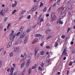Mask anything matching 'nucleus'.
<instances>
[{"label": "nucleus", "instance_id": "obj_1", "mask_svg": "<svg viewBox=\"0 0 75 75\" xmlns=\"http://www.w3.org/2000/svg\"><path fill=\"white\" fill-rule=\"evenodd\" d=\"M13 34L14 31L13 30L12 32V33H11L9 35V36L10 37V38H9V40H11L12 39V40L13 41V40H14L15 37H16V35H13Z\"/></svg>", "mask_w": 75, "mask_h": 75}, {"label": "nucleus", "instance_id": "obj_2", "mask_svg": "<svg viewBox=\"0 0 75 75\" xmlns=\"http://www.w3.org/2000/svg\"><path fill=\"white\" fill-rule=\"evenodd\" d=\"M51 21L52 22L54 20H55L56 18V16L55 15V12H52L51 15Z\"/></svg>", "mask_w": 75, "mask_h": 75}, {"label": "nucleus", "instance_id": "obj_3", "mask_svg": "<svg viewBox=\"0 0 75 75\" xmlns=\"http://www.w3.org/2000/svg\"><path fill=\"white\" fill-rule=\"evenodd\" d=\"M25 35V33L22 32L20 35V38L23 39V38H24Z\"/></svg>", "mask_w": 75, "mask_h": 75}, {"label": "nucleus", "instance_id": "obj_4", "mask_svg": "<svg viewBox=\"0 0 75 75\" xmlns=\"http://www.w3.org/2000/svg\"><path fill=\"white\" fill-rule=\"evenodd\" d=\"M66 52H67V49H65L63 51L61 56H64V57L65 56L67 55V53Z\"/></svg>", "mask_w": 75, "mask_h": 75}, {"label": "nucleus", "instance_id": "obj_5", "mask_svg": "<svg viewBox=\"0 0 75 75\" xmlns=\"http://www.w3.org/2000/svg\"><path fill=\"white\" fill-rule=\"evenodd\" d=\"M30 59H29L27 61L26 66V67H28V66L30 64Z\"/></svg>", "mask_w": 75, "mask_h": 75}, {"label": "nucleus", "instance_id": "obj_6", "mask_svg": "<svg viewBox=\"0 0 75 75\" xmlns=\"http://www.w3.org/2000/svg\"><path fill=\"white\" fill-rule=\"evenodd\" d=\"M36 9H37V6H34L31 9V11H34V10H36Z\"/></svg>", "mask_w": 75, "mask_h": 75}, {"label": "nucleus", "instance_id": "obj_7", "mask_svg": "<svg viewBox=\"0 0 75 75\" xmlns=\"http://www.w3.org/2000/svg\"><path fill=\"white\" fill-rule=\"evenodd\" d=\"M51 32V30L49 29H47L46 30V33L48 34H50V33Z\"/></svg>", "mask_w": 75, "mask_h": 75}, {"label": "nucleus", "instance_id": "obj_8", "mask_svg": "<svg viewBox=\"0 0 75 75\" xmlns=\"http://www.w3.org/2000/svg\"><path fill=\"white\" fill-rule=\"evenodd\" d=\"M38 50H39V49L37 48H35V55H36L37 54V53L38 52Z\"/></svg>", "mask_w": 75, "mask_h": 75}, {"label": "nucleus", "instance_id": "obj_9", "mask_svg": "<svg viewBox=\"0 0 75 75\" xmlns=\"http://www.w3.org/2000/svg\"><path fill=\"white\" fill-rule=\"evenodd\" d=\"M12 45V42H11L8 43V45H7V48H9Z\"/></svg>", "mask_w": 75, "mask_h": 75}, {"label": "nucleus", "instance_id": "obj_10", "mask_svg": "<svg viewBox=\"0 0 75 75\" xmlns=\"http://www.w3.org/2000/svg\"><path fill=\"white\" fill-rule=\"evenodd\" d=\"M8 11V8L6 7L3 11V12L4 13H5L6 12H7V11Z\"/></svg>", "mask_w": 75, "mask_h": 75}, {"label": "nucleus", "instance_id": "obj_11", "mask_svg": "<svg viewBox=\"0 0 75 75\" xmlns=\"http://www.w3.org/2000/svg\"><path fill=\"white\" fill-rule=\"evenodd\" d=\"M67 10V7H65L62 10L61 12V14H63L65 12V10Z\"/></svg>", "mask_w": 75, "mask_h": 75}, {"label": "nucleus", "instance_id": "obj_12", "mask_svg": "<svg viewBox=\"0 0 75 75\" xmlns=\"http://www.w3.org/2000/svg\"><path fill=\"white\" fill-rule=\"evenodd\" d=\"M17 2L16 1H15V3L14 4H12V7H16V6H17Z\"/></svg>", "mask_w": 75, "mask_h": 75}, {"label": "nucleus", "instance_id": "obj_13", "mask_svg": "<svg viewBox=\"0 0 75 75\" xmlns=\"http://www.w3.org/2000/svg\"><path fill=\"white\" fill-rule=\"evenodd\" d=\"M19 50V48L18 47H15V52H18Z\"/></svg>", "mask_w": 75, "mask_h": 75}, {"label": "nucleus", "instance_id": "obj_14", "mask_svg": "<svg viewBox=\"0 0 75 75\" xmlns=\"http://www.w3.org/2000/svg\"><path fill=\"white\" fill-rule=\"evenodd\" d=\"M71 1V0H66L65 1V3L66 4H69L70 2Z\"/></svg>", "mask_w": 75, "mask_h": 75}, {"label": "nucleus", "instance_id": "obj_15", "mask_svg": "<svg viewBox=\"0 0 75 75\" xmlns=\"http://www.w3.org/2000/svg\"><path fill=\"white\" fill-rule=\"evenodd\" d=\"M28 38L27 37H26L25 38V39L23 43L24 44H25V43H27V39Z\"/></svg>", "mask_w": 75, "mask_h": 75}, {"label": "nucleus", "instance_id": "obj_16", "mask_svg": "<svg viewBox=\"0 0 75 75\" xmlns=\"http://www.w3.org/2000/svg\"><path fill=\"white\" fill-rule=\"evenodd\" d=\"M58 41H57L54 44V46L55 47H57V46H58Z\"/></svg>", "mask_w": 75, "mask_h": 75}, {"label": "nucleus", "instance_id": "obj_17", "mask_svg": "<svg viewBox=\"0 0 75 75\" xmlns=\"http://www.w3.org/2000/svg\"><path fill=\"white\" fill-rule=\"evenodd\" d=\"M35 37H41V35L40 34H36L35 35Z\"/></svg>", "mask_w": 75, "mask_h": 75}, {"label": "nucleus", "instance_id": "obj_18", "mask_svg": "<svg viewBox=\"0 0 75 75\" xmlns=\"http://www.w3.org/2000/svg\"><path fill=\"white\" fill-rule=\"evenodd\" d=\"M3 10H2L1 11V12L0 13V14H1V15L2 16H4V15L3 13Z\"/></svg>", "mask_w": 75, "mask_h": 75}, {"label": "nucleus", "instance_id": "obj_19", "mask_svg": "<svg viewBox=\"0 0 75 75\" xmlns=\"http://www.w3.org/2000/svg\"><path fill=\"white\" fill-rule=\"evenodd\" d=\"M24 62H23L22 64H21V68H23V67H24Z\"/></svg>", "mask_w": 75, "mask_h": 75}, {"label": "nucleus", "instance_id": "obj_20", "mask_svg": "<svg viewBox=\"0 0 75 75\" xmlns=\"http://www.w3.org/2000/svg\"><path fill=\"white\" fill-rule=\"evenodd\" d=\"M14 68L13 67H12L10 71H11V72L13 73V71H14Z\"/></svg>", "mask_w": 75, "mask_h": 75}, {"label": "nucleus", "instance_id": "obj_21", "mask_svg": "<svg viewBox=\"0 0 75 75\" xmlns=\"http://www.w3.org/2000/svg\"><path fill=\"white\" fill-rule=\"evenodd\" d=\"M17 12V10H16V9H15L12 12V14H14L15 13H16Z\"/></svg>", "mask_w": 75, "mask_h": 75}, {"label": "nucleus", "instance_id": "obj_22", "mask_svg": "<svg viewBox=\"0 0 75 75\" xmlns=\"http://www.w3.org/2000/svg\"><path fill=\"white\" fill-rule=\"evenodd\" d=\"M25 70L23 69V71L22 72V75H24V74H25Z\"/></svg>", "mask_w": 75, "mask_h": 75}, {"label": "nucleus", "instance_id": "obj_23", "mask_svg": "<svg viewBox=\"0 0 75 75\" xmlns=\"http://www.w3.org/2000/svg\"><path fill=\"white\" fill-rule=\"evenodd\" d=\"M38 69L39 71H41L42 70V69L40 66H39V67H38Z\"/></svg>", "mask_w": 75, "mask_h": 75}, {"label": "nucleus", "instance_id": "obj_24", "mask_svg": "<svg viewBox=\"0 0 75 75\" xmlns=\"http://www.w3.org/2000/svg\"><path fill=\"white\" fill-rule=\"evenodd\" d=\"M63 7L62 6L61 7H60L59 8L57 9V11H61V9H62V8Z\"/></svg>", "mask_w": 75, "mask_h": 75}, {"label": "nucleus", "instance_id": "obj_25", "mask_svg": "<svg viewBox=\"0 0 75 75\" xmlns=\"http://www.w3.org/2000/svg\"><path fill=\"white\" fill-rule=\"evenodd\" d=\"M40 54L42 55L44 54V51H41L40 52Z\"/></svg>", "mask_w": 75, "mask_h": 75}, {"label": "nucleus", "instance_id": "obj_26", "mask_svg": "<svg viewBox=\"0 0 75 75\" xmlns=\"http://www.w3.org/2000/svg\"><path fill=\"white\" fill-rule=\"evenodd\" d=\"M31 69L29 68L28 71L29 74H31Z\"/></svg>", "mask_w": 75, "mask_h": 75}, {"label": "nucleus", "instance_id": "obj_27", "mask_svg": "<svg viewBox=\"0 0 75 75\" xmlns=\"http://www.w3.org/2000/svg\"><path fill=\"white\" fill-rule=\"evenodd\" d=\"M47 10V7L46 6H45L44 9L43 10V12H45V11H46Z\"/></svg>", "mask_w": 75, "mask_h": 75}, {"label": "nucleus", "instance_id": "obj_28", "mask_svg": "<svg viewBox=\"0 0 75 75\" xmlns=\"http://www.w3.org/2000/svg\"><path fill=\"white\" fill-rule=\"evenodd\" d=\"M8 19V18H7V17H6V18H5L4 20V22H6V21H7V20Z\"/></svg>", "mask_w": 75, "mask_h": 75}, {"label": "nucleus", "instance_id": "obj_29", "mask_svg": "<svg viewBox=\"0 0 75 75\" xmlns=\"http://www.w3.org/2000/svg\"><path fill=\"white\" fill-rule=\"evenodd\" d=\"M26 52H25L24 53V54L23 55V59H24V58L25 59L26 58Z\"/></svg>", "mask_w": 75, "mask_h": 75}, {"label": "nucleus", "instance_id": "obj_30", "mask_svg": "<svg viewBox=\"0 0 75 75\" xmlns=\"http://www.w3.org/2000/svg\"><path fill=\"white\" fill-rule=\"evenodd\" d=\"M71 28H68L67 29V34H68V33H69V31L71 30Z\"/></svg>", "mask_w": 75, "mask_h": 75}, {"label": "nucleus", "instance_id": "obj_31", "mask_svg": "<svg viewBox=\"0 0 75 75\" xmlns=\"http://www.w3.org/2000/svg\"><path fill=\"white\" fill-rule=\"evenodd\" d=\"M9 55L11 57H13V53L12 52L10 53Z\"/></svg>", "mask_w": 75, "mask_h": 75}, {"label": "nucleus", "instance_id": "obj_32", "mask_svg": "<svg viewBox=\"0 0 75 75\" xmlns=\"http://www.w3.org/2000/svg\"><path fill=\"white\" fill-rule=\"evenodd\" d=\"M10 24L9 23L7 26V30H8V28H9V27H10Z\"/></svg>", "mask_w": 75, "mask_h": 75}, {"label": "nucleus", "instance_id": "obj_33", "mask_svg": "<svg viewBox=\"0 0 75 75\" xmlns=\"http://www.w3.org/2000/svg\"><path fill=\"white\" fill-rule=\"evenodd\" d=\"M72 62H71L70 63H69V66H72Z\"/></svg>", "mask_w": 75, "mask_h": 75}, {"label": "nucleus", "instance_id": "obj_34", "mask_svg": "<svg viewBox=\"0 0 75 75\" xmlns=\"http://www.w3.org/2000/svg\"><path fill=\"white\" fill-rule=\"evenodd\" d=\"M30 31H31V29L30 28L28 29L27 30V33H29Z\"/></svg>", "mask_w": 75, "mask_h": 75}, {"label": "nucleus", "instance_id": "obj_35", "mask_svg": "<svg viewBox=\"0 0 75 75\" xmlns=\"http://www.w3.org/2000/svg\"><path fill=\"white\" fill-rule=\"evenodd\" d=\"M63 22H62L61 21H59V23L60 24H61L62 25V24H63Z\"/></svg>", "mask_w": 75, "mask_h": 75}, {"label": "nucleus", "instance_id": "obj_36", "mask_svg": "<svg viewBox=\"0 0 75 75\" xmlns=\"http://www.w3.org/2000/svg\"><path fill=\"white\" fill-rule=\"evenodd\" d=\"M40 3L41 4L40 6V7H41L43 6V3H42L41 2H40Z\"/></svg>", "mask_w": 75, "mask_h": 75}, {"label": "nucleus", "instance_id": "obj_37", "mask_svg": "<svg viewBox=\"0 0 75 75\" xmlns=\"http://www.w3.org/2000/svg\"><path fill=\"white\" fill-rule=\"evenodd\" d=\"M75 52V49H73L72 51V54H74Z\"/></svg>", "mask_w": 75, "mask_h": 75}, {"label": "nucleus", "instance_id": "obj_38", "mask_svg": "<svg viewBox=\"0 0 75 75\" xmlns=\"http://www.w3.org/2000/svg\"><path fill=\"white\" fill-rule=\"evenodd\" d=\"M40 66L42 68L44 67V63H42L40 65Z\"/></svg>", "mask_w": 75, "mask_h": 75}, {"label": "nucleus", "instance_id": "obj_39", "mask_svg": "<svg viewBox=\"0 0 75 75\" xmlns=\"http://www.w3.org/2000/svg\"><path fill=\"white\" fill-rule=\"evenodd\" d=\"M65 35H62L61 38H62L63 39H64V38H65Z\"/></svg>", "mask_w": 75, "mask_h": 75}, {"label": "nucleus", "instance_id": "obj_40", "mask_svg": "<svg viewBox=\"0 0 75 75\" xmlns=\"http://www.w3.org/2000/svg\"><path fill=\"white\" fill-rule=\"evenodd\" d=\"M25 10H23V11H22V13H21V14H24V13H25Z\"/></svg>", "mask_w": 75, "mask_h": 75}, {"label": "nucleus", "instance_id": "obj_41", "mask_svg": "<svg viewBox=\"0 0 75 75\" xmlns=\"http://www.w3.org/2000/svg\"><path fill=\"white\" fill-rule=\"evenodd\" d=\"M19 34H20V32H18L16 34V36L17 37L18 36V35Z\"/></svg>", "mask_w": 75, "mask_h": 75}, {"label": "nucleus", "instance_id": "obj_42", "mask_svg": "<svg viewBox=\"0 0 75 75\" xmlns=\"http://www.w3.org/2000/svg\"><path fill=\"white\" fill-rule=\"evenodd\" d=\"M40 1V0H34V1L35 3V2H38Z\"/></svg>", "mask_w": 75, "mask_h": 75}, {"label": "nucleus", "instance_id": "obj_43", "mask_svg": "<svg viewBox=\"0 0 75 75\" xmlns=\"http://www.w3.org/2000/svg\"><path fill=\"white\" fill-rule=\"evenodd\" d=\"M31 17V15H29V16H28L27 17V18H28V19H30V18Z\"/></svg>", "mask_w": 75, "mask_h": 75}, {"label": "nucleus", "instance_id": "obj_44", "mask_svg": "<svg viewBox=\"0 0 75 75\" xmlns=\"http://www.w3.org/2000/svg\"><path fill=\"white\" fill-rule=\"evenodd\" d=\"M68 14L69 16H71V13L69 11L68 13Z\"/></svg>", "mask_w": 75, "mask_h": 75}, {"label": "nucleus", "instance_id": "obj_45", "mask_svg": "<svg viewBox=\"0 0 75 75\" xmlns=\"http://www.w3.org/2000/svg\"><path fill=\"white\" fill-rule=\"evenodd\" d=\"M52 36V35H50L47 38V39H49L50 38H51Z\"/></svg>", "mask_w": 75, "mask_h": 75}, {"label": "nucleus", "instance_id": "obj_46", "mask_svg": "<svg viewBox=\"0 0 75 75\" xmlns=\"http://www.w3.org/2000/svg\"><path fill=\"white\" fill-rule=\"evenodd\" d=\"M65 16H66V13H64V16H62V18H64V17H65Z\"/></svg>", "mask_w": 75, "mask_h": 75}, {"label": "nucleus", "instance_id": "obj_47", "mask_svg": "<svg viewBox=\"0 0 75 75\" xmlns=\"http://www.w3.org/2000/svg\"><path fill=\"white\" fill-rule=\"evenodd\" d=\"M50 61V60H46V62H47V63H49Z\"/></svg>", "mask_w": 75, "mask_h": 75}, {"label": "nucleus", "instance_id": "obj_48", "mask_svg": "<svg viewBox=\"0 0 75 75\" xmlns=\"http://www.w3.org/2000/svg\"><path fill=\"white\" fill-rule=\"evenodd\" d=\"M34 40L36 42H38V39H35Z\"/></svg>", "mask_w": 75, "mask_h": 75}, {"label": "nucleus", "instance_id": "obj_49", "mask_svg": "<svg viewBox=\"0 0 75 75\" xmlns=\"http://www.w3.org/2000/svg\"><path fill=\"white\" fill-rule=\"evenodd\" d=\"M17 72L16 71L13 74V75H16L17 74Z\"/></svg>", "mask_w": 75, "mask_h": 75}, {"label": "nucleus", "instance_id": "obj_50", "mask_svg": "<svg viewBox=\"0 0 75 75\" xmlns=\"http://www.w3.org/2000/svg\"><path fill=\"white\" fill-rule=\"evenodd\" d=\"M42 21H43V19L42 18H41L40 19V22H42Z\"/></svg>", "mask_w": 75, "mask_h": 75}, {"label": "nucleus", "instance_id": "obj_51", "mask_svg": "<svg viewBox=\"0 0 75 75\" xmlns=\"http://www.w3.org/2000/svg\"><path fill=\"white\" fill-rule=\"evenodd\" d=\"M46 48H47V49H49V48H50V47L49 46H46Z\"/></svg>", "mask_w": 75, "mask_h": 75}, {"label": "nucleus", "instance_id": "obj_52", "mask_svg": "<svg viewBox=\"0 0 75 75\" xmlns=\"http://www.w3.org/2000/svg\"><path fill=\"white\" fill-rule=\"evenodd\" d=\"M51 6H50L49 9V10L48 11L49 12L50 11V10H51Z\"/></svg>", "mask_w": 75, "mask_h": 75}, {"label": "nucleus", "instance_id": "obj_53", "mask_svg": "<svg viewBox=\"0 0 75 75\" xmlns=\"http://www.w3.org/2000/svg\"><path fill=\"white\" fill-rule=\"evenodd\" d=\"M1 67V61H0V68Z\"/></svg>", "mask_w": 75, "mask_h": 75}, {"label": "nucleus", "instance_id": "obj_54", "mask_svg": "<svg viewBox=\"0 0 75 75\" xmlns=\"http://www.w3.org/2000/svg\"><path fill=\"white\" fill-rule=\"evenodd\" d=\"M42 43H41L40 45V46H41V47H42V46L43 45V44H44L43 42H42Z\"/></svg>", "mask_w": 75, "mask_h": 75}, {"label": "nucleus", "instance_id": "obj_55", "mask_svg": "<svg viewBox=\"0 0 75 75\" xmlns=\"http://www.w3.org/2000/svg\"><path fill=\"white\" fill-rule=\"evenodd\" d=\"M36 67L35 66H33L32 68V69H35V68Z\"/></svg>", "mask_w": 75, "mask_h": 75}, {"label": "nucleus", "instance_id": "obj_56", "mask_svg": "<svg viewBox=\"0 0 75 75\" xmlns=\"http://www.w3.org/2000/svg\"><path fill=\"white\" fill-rule=\"evenodd\" d=\"M56 5V4L55 3L53 5H52V6L53 7H54V6H55Z\"/></svg>", "mask_w": 75, "mask_h": 75}, {"label": "nucleus", "instance_id": "obj_57", "mask_svg": "<svg viewBox=\"0 0 75 75\" xmlns=\"http://www.w3.org/2000/svg\"><path fill=\"white\" fill-rule=\"evenodd\" d=\"M7 72H9L10 71V68H8L7 70Z\"/></svg>", "mask_w": 75, "mask_h": 75}, {"label": "nucleus", "instance_id": "obj_58", "mask_svg": "<svg viewBox=\"0 0 75 75\" xmlns=\"http://www.w3.org/2000/svg\"><path fill=\"white\" fill-rule=\"evenodd\" d=\"M47 26H50V24H47Z\"/></svg>", "mask_w": 75, "mask_h": 75}, {"label": "nucleus", "instance_id": "obj_59", "mask_svg": "<svg viewBox=\"0 0 75 75\" xmlns=\"http://www.w3.org/2000/svg\"><path fill=\"white\" fill-rule=\"evenodd\" d=\"M69 70H68L67 71V75H68V74H69Z\"/></svg>", "mask_w": 75, "mask_h": 75}, {"label": "nucleus", "instance_id": "obj_60", "mask_svg": "<svg viewBox=\"0 0 75 75\" xmlns=\"http://www.w3.org/2000/svg\"><path fill=\"white\" fill-rule=\"evenodd\" d=\"M66 57H65L64 58L63 60H65L66 59Z\"/></svg>", "mask_w": 75, "mask_h": 75}, {"label": "nucleus", "instance_id": "obj_61", "mask_svg": "<svg viewBox=\"0 0 75 75\" xmlns=\"http://www.w3.org/2000/svg\"><path fill=\"white\" fill-rule=\"evenodd\" d=\"M23 30V29L20 28V30H19V31H21Z\"/></svg>", "mask_w": 75, "mask_h": 75}, {"label": "nucleus", "instance_id": "obj_62", "mask_svg": "<svg viewBox=\"0 0 75 75\" xmlns=\"http://www.w3.org/2000/svg\"><path fill=\"white\" fill-rule=\"evenodd\" d=\"M71 45H72V44H74V42H71Z\"/></svg>", "mask_w": 75, "mask_h": 75}, {"label": "nucleus", "instance_id": "obj_63", "mask_svg": "<svg viewBox=\"0 0 75 75\" xmlns=\"http://www.w3.org/2000/svg\"><path fill=\"white\" fill-rule=\"evenodd\" d=\"M46 17H48L49 16V14H47L46 15Z\"/></svg>", "mask_w": 75, "mask_h": 75}, {"label": "nucleus", "instance_id": "obj_64", "mask_svg": "<svg viewBox=\"0 0 75 75\" xmlns=\"http://www.w3.org/2000/svg\"><path fill=\"white\" fill-rule=\"evenodd\" d=\"M2 30V28L0 26V30Z\"/></svg>", "mask_w": 75, "mask_h": 75}]
</instances>
